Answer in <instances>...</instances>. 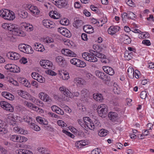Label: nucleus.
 <instances>
[{"instance_id": "obj_1", "label": "nucleus", "mask_w": 154, "mask_h": 154, "mask_svg": "<svg viewBox=\"0 0 154 154\" xmlns=\"http://www.w3.org/2000/svg\"><path fill=\"white\" fill-rule=\"evenodd\" d=\"M0 16L5 20H13L15 18L14 12L6 9L0 10Z\"/></svg>"}, {"instance_id": "obj_2", "label": "nucleus", "mask_w": 154, "mask_h": 154, "mask_svg": "<svg viewBox=\"0 0 154 154\" xmlns=\"http://www.w3.org/2000/svg\"><path fill=\"white\" fill-rule=\"evenodd\" d=\"M17 26V25L15 24L8 23L7 30L12 31L13 34L15 35L24 36L25 35L24 32L19 29Z\"/></svg>"}, {"instance_id": "obj_3", "label": "nucleus", "mask_w": 154, "mask_h": 154, "mask_svg": "<svg viewBox=\"0 0 154 154\" xmlns=\"http://www.w3.org/2000/svg\"><path fill=\"white\" fill-rule=\"evenodd\" d=\"M97 112L99 116L105 117L107 115L108 110L107 106L105 104H101L99 106L97 109Z\"/></svg>"}, {"instance_id": "obj_4", "label": "nucleus", "mask_w": 154, "mask_h": 154, "mask_svg": "<svg viewBox=\"0 0 154 154\" xmlns=\"http://www.w3.org/2000/svg\"><path fill=\"white\" fill-rule=\"evenodd\" d=\"M82 56L85 60L91 62H96L97 61V59L95 56L88 52L82 53Z\"/></svg>"}, {"instance_id": "obj_5", "label": "nucleus", "mask_w": 154, "mask_h": 154, "mask_svg": "<svg viewBox=\"0 0 154 154\" xmlns=\"http://www.w3.org/2000/svg\"><path fill=\"white\" fill-rule=\"evenodd\" d=\"M0 106L2 108L10 112H13L14 110V107L11 104L6 102L1 101Z\"/></svg>"}, {"instance_id": "obj_6", "label": "nucleus", "mask_w": 154, "mask_h": 154, "mask_svg": "<svg viewBox=\"0 0 154 154\" xmlns=\"http://www.w3.org/2000/svg\"><path fill=\"white\" fill-rule=\"evenodd\" d=\"M56 62L61 67H65L66 66V62L64 58L60 56H57L55 58Z\"/></svg>"}, {"instance_id": "obj_7", "label": "nucleus", "mask_w": 154, "mask_h": 154, "mask_svg": "<svg viewBox=\"0 0 154 154\" xmlns=\"http://www.w3.org/2000/svg\"><path fill=\"white\" fill-rule=\"evenodd\" d=\"M39 63L43 68L46 69L51 68L53 65L51 61L45 60H41Z\"/></svg>"}, {"instance_id": "obj_8", "label": "nucleus", "mask_w": 154, "mask_h": 154, "mask_svg": "<svg viewBox=\"0 0 154 154\" xmlns=\"http://www.w3.org/2000/svg\"><path fill=\"white\" fill-rule=\"evenodd\" d=\"M58 31L63 35L66 37L70 38L71 36L72 35L70 31L66 28H59L58 29Z\"/></svg>"}, {"instance_id": "obj_9", "label": "nucleus", "mask_w": 154, "mask_h": 154, "mask_svg": "<svg viewBox=\"0 0 154 154\" xmlns=\"http://www.w3.org/2000/svg\"><path fill=\"white\" fill-rule=\"evenodd\" d=\"M18 94L23 98L27 100H30L31 96L27 92L22 90H19L18 91Z\"/></svg>"}, {"instance_id": "obj_10", "label": "nucleus", "mask_w": 154, "mask_h": 154, "mask_svg": "<svg viewBox=\"0 0 154 154\" xmlns=\"http://www.w3.org/2000/svg\"><path fill=\"white\" fill-rule=\"evenodd\" d=\"M61 52L63 54L67 56L75 57L76 56L73 52L67 49H63Z\"/></svg>"}, {"instance_id": "obj_11", "label": "nucleus", "mask_w": 154, "mask_h": 154, "mask_svg": "<svg viewBox=\"0 0 154 154\" xmlns=\"http://www.w3.org/2000/svg\"><path fill=\"white\" fill-rule=\"evenodd\" d=\"M18 116L14 115L13 113H10L8 115V119L10 121V124L14 126L16 124L15 121L17 119Z\"/></svg>"}, {"instance_id": "obj_12", "label": "nucleus", "mask_w": 154, "mask_h": 154, "mask_svg": "<svg viewBox=\"0 0 154 154\" xmlns=\"http://www.w3.org/2000/svg\"><path fill=\"white\" fill-rule=\"evenodd\" d=\"M7 57L12 60H17L19 59L20 56L18 54L13 52H8L6 55Z\"/></svg>"}, {"instance_id": "obj_13", "label": "nucleus", "mask_w": 154, "mask_h": 154, "mask_svg": "<svg viewBox=\"0 0 154 154\" xmlns=\"http://www.w3.org/2000/svg\"><path fill=\"white\" fill-rule=\"evenodd\" d=\"M95 73L96 75L99 78L105 81V82L106 81H108L109 80V79H108V77L107 76L105 75V73L104 72H103L97 70L95 72Z\"/></svg>"}, {"instance_id": "obj_14", "label": "nucleus", "mask_w": 154, "mask_h": 154, "mask_svg": "<svg viewBox=\"0 0 154 154\" xmlns=\"http://www.w3.org/2000/svg\"><path fill=\"white\" fill-rule=\"evenodd\" d=\"M39 97L42 100L45 102H51L52 100L51 97L46 94L43 92H41L39 94Z\"/></svg>"}, {"instance_id": "obj_15", "label": "nucleus", "mask_w": 154, "mask_h": 154, "mask_svg": "<svg viewBox=\"0 0 154 154\" xmlns=\"http://www.w3.org/2000/svg\"><path fill=\"white\" fill-rule=\"evenodd\" d=\"M8 66V69H9L10 71L13 72L17 73L20 72V69L19 67L15 65H8L6 66V67Z\"/></svg>"}, {"instance_id": "obj_16", "label": "nucleus", "mask_w": 154, "mask_h": 154, "mask_svg": "<svg viewBox=\"0 0 154 154\" xmlns=\"http://www.w3.org/2000/svg\"><path fill=\"white\" fill-rule=\"evenodd\" d=\"M120 29V27L117 26H110L108 29V33L110 35H114Z\"/></svg>"}, {"instance_id": "obj_17", "label": "nucleus", "mask_w": 154, "mask_h": 154, "mask_svg": "<svg viewBox=\"0 0 154 154\" xmlns=\"http://www.w3.org/2000/svg\"><path fill=\"white\" fill-rule=\"evenodd\" d=\"M83 119L85 122V125L91 130H92V125L93 122L88 117H84Z\"/></svg>"}, {"instance_id": "obj_18", "label": "nucleus", "mask_w": 154, "mask_h": 154, "mask_svg": "<svg viewBox=\"0 0 154 154\" xmlns=\"http://www.w3.org/2000/svg\"><path fill=\"white\" fill-rule=\"evenodd\" d=\"M59 90L61 93L63 94L66 96V97L71 98L72 93L68 89H66V88L64 87H60L59 88Z\"/></svg>"}, {"instance_id": "obj_19", "label": "nucleus", "mask_w": 154, "mask_h": 154, "mask_svg": "<svg viewBox=\"0 0 154 154\" xmlns=\"http://www.w3.org/2000/svg\"><path fill=\"white\" fill-rule=\"evenodd\" d=\"M43 25L47 28H52L54 27V23L48 20H44L42 21Z\"/></svg>"}, {"instance_id": "obj_20", "label": "nucleus", "mask_w": 154, "mask_h": 154, "mask_svg": "<svg viewBox=\"0 0 154 154\" xmlns=\"http://www.w3.org/2000/svg\"><path fill=\"white\" fill-rule=\"evenodd\" d=\"M103 70L107 74L110 75H113L115 73L114 69L111 67L104 66L102 67Z\"/></svg>"}, {"instance_id": "obj_21", "label": "nucleus", "mask_w": 154, "mask_h": 154, "mask_svg": "<svg viewBox=\"0 0 154 154\" xmlns=\"http://www.w3.org/2000/svg\"><path fill=\"white\" fill-rule=\"evenodd\" d=\"M108 117L112 121H115L118 118V114L116 112H110L108 114Z\"/></svg>"}, {"instance_id": "obj_22", "label": "nucleus", "mask_w": 154, "mask_h": 154, "mask_svg": "<svg viewBox=\"0 0 154 154\" xmlns=\"http://www.w3.org/2000/svg\"><path fill=\"white\" fill-rule=\"evenodd\" d=\"M29 10L32 15L35 16L39 14L40 13V11L38 8L33 5H31L30 7Z\"/></svg>"}, {"instance_id": "obj_23", "label": "nucleus", "mask_w": 154, "mask_h": 154, "mask_svg": "<svg viewBox=\"0 0 154 154\" xmlns=\"http://www.w3.org/2000/svg\"><path fill=\"white\" fill-rule=\"evenodd\" d=\"M34 48L37 51L43 52L45 50V48L43 45L41 44H38L36 43L34 44Z\"/></svg>"}, {"instance_id": "obj_24", "label": "nucleus", "mask_w": 154, "mask_h": 154, "mask_svg": "<svg viewBox=\"0 0 154 154\" xmlns=\"http://www.w3.org/2000/svg\"><path fill=\"white\" fill-rule=\"evenodd\" d=\"M2 96L7 99L12 100L14 99V96L11 94L7 92H3L2 93Z\"/></svg>"}, {"instance_id": "obj_25", "label": "nucleus", "mask_w": 154, "mask_h": 154, "mask_svg": "<svg viewBox=\"0 0 154 154\" xmlns=\"http://www.w3.org/2000/svg\"><path fill=\"white\" fill-rule=\"evenodd\" d=\"M36 120L38 122L41 124L47 125L48 124V122L46 120L41 117H37L36 118Z\"/></svg>"}, {"instance_id": "obj_26", "label": "nucleus", "mask_w": 154, "mask_h": 154, "mask_svg": "<svg viewBox=\"0 0 154 154\" xmlns=\"http://www.w3.org/2000/svg\"><path fill=\"white\" fill-rule=\"evenodd\" d=\"M74 82L78 85H82L85 84V81L80 78H76L74 79Z\"/></svg>"}, {"instance_id": "obj_27", "label": "nucleus", "mask_w": 154, "mask_h": 154, "mask_svg": "<svg viewBox=\"0 0 154 154\" xmlns=\"http://www.w3.org/2000/svg\"><path fill=\"white\" fill-rule=\"evenodd\" d=\"M93 98L95 100L98 102H101L103 100L102 95L97 93L93 94Z\"/></svg>"}, {"instance_id": "obj_28", "label": "nucleus", "mask_w": 154, "mask_h": 154, "mask_svg": "<svg viewBox=\"0 0 154 154\" xmlns=\"http://www.w3.org/2000/svg\"><path fill=\"white\" fill-rule=\"evenodd\" d=\"M128 74L129 77L133 78L134 76V71L133 68L131 66L129 67L127 70Z\"/></svg>"}, {"instance_id": "obj_29", "label": "nucleus", "mask_w": 154, "mask_h": 154, "mask_svg": "<svg viewBox=\"0 0 154 154\" xmlns=\"http://www.w3.org/2000/svg\"><path fill=\"white\" fill-rule=\"evenodd\" d=\"M23 119L24 121L27 122L29 125L34 121V119H33L31 117L28 116H24Z\"/></svg>"}, {"instance_id": "obj_30", "label": "nucleus", "mask_w": 154, "mask_h": 154, "mask_svg": "<svg viewBox=\"0 0 154 154\" xmlns=\"http://www.w3.org/2000/svg\"><path fill=\"white\" fill-rule=\"evenodd\" d=\"M18 154H32V152L27 149H21L16 151Z\"/></svg>"}, {"instance_id": "obj_31", "label": "nucleus", "mask_w": 154, "mask_h": 154, "mask_svg": "<svg viewBox=\"0 0 154 154\" xmlns=\"http://www.w3.org/2000/svg\"><path fill=\"white\" fill-rule=\"evenodd\" d=\"M85 140H81L77 141L75 143V146L78 148H81L86 145Z\"/></svg>"}, {"instance_id": "obj_32", "label": "nucleus", "mask_w": 154, "mask_h": 154, "mask_svg": "<svg viewBox=\"0 0 154 154\" xmlns=\"http://www.w3.org/2000/svg\"><path fill=\"white\" fill-rule=\"evenodd\" d=\"M83 28L84 30H87L88 33H92L94 31L92 26L91 25L84 26Z\"/></svg>"}, {"instance_id": "obj_33", "label": "nucleus", "mask_w": 154, "mask_h": 154, "mask_svg": "<svg viewBox=\"0 0 154 154\" xmlns=\"http://www.w3.org/2000/svg\"><path fill=\"white\" fill-rule=\"evenodd\" d=\"M20 135L14 134L10 136V139L15 142H19Z\"/></svg>"}, {"instance_id": "obj_34", "label": "nucleus", "mask_w": 154, "mask_h": 154, "mask_svg": "<svg viewBox=\"0 0 154 154\" xmlns=\"http://www.w3.org/2000/svg\"><path fill=\"white\" fill-rule=\"evenodd\" d=\"M23 26L25 29L28 31L30 32L33 30V26L29 23H24Z\"/></svg>"}, {"instance_id": "obj_35", "label": "nucleus", "mask_w": 154, "mask_h": 154, "mask_svg": "<svg viewBox=\"0 0 154 154\" xmlns=\"http://www.w3.org/2000/svg\"><path fill=\"white\" fill-rule=\"evenodd\" d=\"M92 125V130L97 129L101 126V124L98 120H95L93 122Z\"/></svg>"}, {"instance_id": "obj_36", "label": "nucleus", "mask_w": 154, "mask_h": 154, "mask_svg": "<svg viewBox=\"0 0 154 154\" xmlns=\"http://www.w3.org/2000/svg\"><path fill=\"white\" fill-rule=\"evenodd\" d=\"M83 23L82 21L80 20H76L73 23V26L76 28L81 27L83 24Z\"/></svg>"}, {"instance_id": "obj_37", "label": "nucleus", "mask_w": 154, "mask_h": 154, "mask_svg": "<svg viewBox=\"0 0 154 154\" xmlns=\"http://www.w3.org/2000/svg\"><path fill=\"white\" fill-rule=\"evenodd\" d=\"M29 126L30 128L35 131H39L40 130V127L33 122Z\"/></svg>"}, {"instance_id": "obj_38", "label": "nucleus", "mask_w": 154, "mask_h": 154, "mask_svg": "<svg viewBox=\"0 0 154 154\" xmlns=\"http://www.w3.org/2000/svg\"><path fill=\"white\" fill-rule=\"evenodd\" d=\"M58 3H59L58 7L60 8L65 7L67 4V1L65 0H60L59 2Z\"/></svg>"}, {"instance_id": "obj_39", "label": "nucleus", "mask_w": 154, "mask_h": 154, "mask_svg": "<svg viewBox=\"0 0 154 154\" xmlns=\"http://www.w3.org/2000/svg\"><path fill=\"white\" fill-rule=\"evenodd\" d=\"M6 127V124L4 125L3 127H0V134L3 135L7 133L8 130Z\"/></svg>"}, {"instance_id": "obj_40", "label": "nucleus", "mask_w": 154, "mask_h": 154, "mask_svg": "<svg viewBox=\"0 0 154 154\" xmlns=\"http://www.w3.org/2000/svg\"><path fill=\"white\" fill-rule=\"evenodd\" d=\"M18 15L21 18H26L28 16V13L26 11H23L18 12Z\"/></svg>"}, {"instance_id": "obj_41", "label": "nucleus", "mask_w": 154, "mask_h": 154, "mask_svg": "<svg viewBox=\"0 0 154 154\" xmlns=\"http://www.w3.org/2000/svg\"><path fill=\"white\" fill-rule=\"evenodd\" d=\"M27 45L25 44H21L18 46L19 49L21 51L25 53V50L27 47Z\"/></svg>"}, {"instance_id": "obj_42", "label": "nucleus", "mask_w": 154, "mask_h": 154, "mask_svg": "<svg viewBox=\"0 0 154 154\" xmlns=\"http://www.w3.org/2000/svg\"><path fill=\"white\" fill-rule=\"evenodd\" d=\"M88 90L84 89L81 91V95L82 97H85L88 95Z\"/></svg>"}, {"instance_id": "obj_43", "label": "nucleus", "mask_w": 154, "mask_h": 154, "mask_svg": "<svg viewBox=\"0 0 154 154\" xmlns=\"http://www.w3.org/2000/svg\"><path fill=\"white\" fill-rule=\"evenodd\" d=\"M108 131L104 129H102L100 130L98 133L100 137H104L107 135Z\"/></svg>"}, {"instance_id": "obj_44", "label": "nucleus", "mask_w": 154, "mask_h": 154, "mask_svg": "<svg viewBox=\"0 0 154 154\" xmlns=\"http://www.w3.org/2000/svg\"><path fill=\"white\" fill-rule=\"evenodd\" d=\"M69 20L66 18L61 20L60 21V23L63 25H67L69 24Z\"/></svg>"}, {"instance_id": "obj_45", "label": "nucleus", "mask_w": 154, "mask_h": 154, "mask_svg": "<svg viewBox=\"0 0 154 154\" xmlns=\"http://www.w3.org/2000/svg\"><path fill=\"white\" fill-rule=\"evenodd\" d=\"M25 51V53L26 54H32L33 53V50L30 46L27 45Z\"/></svg>"}, {"instance_id": "obj_46", "label": "nucleus", "mask_w": 154, "mask_h": 154, "mask_svg": "<svg viewBox=\"0 0 154 154\" xmlns=\"http://www.w3.org/2000/svg\"><path fill=\"white\" fill-rule=\"evenodd\" d=\"M78 61H79V59L73 58L70 60V62L72 64L77 66Z\"/></svg>"}, {"instance_id": "obj_47", "label": "nucleus", "mask_w": 154, "mask_h": 154, "mask_svg": "<svg viewBox=\"0 0 154 154\" xmlns=\"http://www.w3.org/2000/svg\"><path fill=\"white\" fill-rule=\"evenodd\" d=\"M86 66L85 63L79 59L78 61L77 66L80 67H84Z\"/></svg>"}, {"instance_id": "obj_48", "label": "nucleus", "mask_w": 154, "mask_h": 154, "mask_svg": "<svg viewBox=\"0 0 154 154\" xmlns=\"http://www.w3.org/2000/svg\"><path fill=\"white\" fill-rule=\"evenodd\" d=\"M128 19H131L132 20H134L135 17L136 15L132 12H129L127 13Z\"/></svg>"}, {"instance_id": "obj_49", "label": "nucleus", "mask_w": 154, "mask_h": 154, "mask_svg": "<svg viewBox=\"0 0 154 154\" xmlns=\"http://www.w3.org/2000/svg\"><path fill=\"white\" fill-rule=\"evenodd\" d=\"M91 154H102L100 149L98 148H95L91 152Z\"/></svg>"}, {"instance_id": "obj_50", "label": "nucleus", "mask_w": 154, "mask_h": 154, "mask_svg": "<svg viewBox=\"0 0 154 154\" xmlns=\"http://www.w3.org/2000/svg\"><path fill=\"white\" fill-rule=\"evenodd\" d=\"M57 124L62 127H66L67 126L66 124L63 121L61 120H58L57 122Z\"/></svg>"}, {"instance_id": "obj_51", "label": "nucleus", "mask_w": 154, "mask_h": 154, "mask_svg": "<svg viewBox=\"0 0 154 154\" xmlns=\"http://www.w3.org/2000/svg\"><path fill=\"white\" fill-rule=\"evenodd\" d=\"M124 57L125 59L128 60H131L132 58V57L129 54L128 51L125 52Z\"/></svg>"}, {"instance_id": "obj_52", "label": "nucleus", "mask_w": 154, "mask_h": 154, "mask_svg": "<svg viewBox=\"0 0 154 154\" xmlns=\"http://www.w3.org/2000/svg\"><path fill=\"white\" fill-rule=\"evenodd\" d=\"M140 97L143 99L146 98L147 95V93L145 91H142L140 94Z\"/></svg>"}, {"instance_id": "obj_53", "label": "nucleus", "mask_w": 154, "mask_h": 154, "mask_svg": "<svg viewBox=\"0 0 154 154\" xmlns=\"http://www.w3.org/2000/svg\"><path fill=\"white\" fill-rule=\"evenodd\" d=\"M62 132L72 138H74V137L75 136L73 134L66 131L65 130H62Z\"/></svg>"}, {"instance_id": "obj_54", "label": "nucleus", "mask_w": 154, "mask_h": 154, "mask_svg": "<svg viewBox=\"0 0 154 154\" xmlns=\"http://www.w3.org/2000/svg\"><path fill=\"white\" fill-rule=\"evenodd\" d=\"M36 80L41 83H42L45 82V79L44 77L39 75H38Z\"/></svg>"}, {"instance_id": "obj_55", "label": "nucleus", "mask_w": 154, "mask_h": 154, "mask_svg": "<svg viewBox=\"0 0 154 154\" xmlns=\"http://www.w3.org/2000/svg\"><path fill=\"white\" fill-rule=\"evenodd\" d=\"M38 149V152L42 154H45L47 152V150L45 148L39 147Z\"/></svg>"}, {"instance_id": "obj_56", "label": "nucleus", "mask_w": 154, "mask_h": 154, "mask_svg": "<svg viewBox=\"0 0 154 154\" xmlns=\"http://www.w3.org/2000/svg\"><path fill=\"white\" fill-rule=\"evenodd\" d=\"M27 140V138L24 136H21L20 135L19 142L22 143L26 141Z\"/></svg>"}, {"instance_id": "obj_57", "label": "nucleus", "mask_w": 154, "mask_h": 154, "mask_svg": "<svg viewBox=\"0 0 154 154\" xmlns=\"http://www.w3.org/2000/svg\"><path fill=\"white\" fill-rule=\"evenodd\" d=\"M78 122L79 125H80L83 128H86L85 126V122L84 120H82V119H78Z\"/></svg>"}, {"instance_id": "obj_58", "label": "nucleus", "mask_w": 154, "mask_h": 154, "mask_svg": "<svg viewBox=\"0 0 154 154\" xmlns=\"http://www.w3.org/2000/svg\"><path fill=\"white\" fill-rule=\"evenodd\" d=\"M122 20L123 22H126V19L128 18L127 13L126 12H124L122 14Z\"/></svg>"}, {"instance_id": "obj_59", "label": "nucleus", "mask_w": 154, "mask_h": 154, "mask_svg": "<svg viewBox=\"0 0 154 154\" xmlns=\"http://www.w3.org/2000/svg\"><path fill=\"white\" fill-rule=\"evenodd\" d=\"M38 75L39 74L36 72H33L31 74L32 77L34 79L36 80Z\"/></svg>"}, {"instance_id": "obj_60", "label": "nucleus", "mask_w": 154, "mask_h": 154, "mask_svg": "<svg viewBox=\"0 0 154 154\" xmlns=\"http://www.w3.org/2000/svg\"><path fill=\"white\" fill-rule=\"evenodd\" d=\"M128 35L125 34H123L121 35L120 37V39L124 42L125 40H126L128 38Z\"/></svg>"}, {"instance_id": "obj_61", "label": "nucleus", "mask_w": 154, "mask_h": 154, "mask_svg": "<svg viewBox=\"0 0 154 154\" xmlns=\"http://www.w3.org/2000/svg\"><path fill=\"white\" fill-rule=\"evenodd\" d=\"M95 56L96 57L100 58V59L104 57H105V55L99 52H97Z\"/></svg>"}, {"instance_id": "obj_62", "label": "nucleus", "mask_w": 154, "mask_h": 154, "mask_svg": "<svg viewBox=\"0 0 154 154\" xmlns=\"http://www.w3.org/2000/svg\"><path fill=\"white\" fill-rule=\"evenodd\" d=\"M49 15L52 18H53L55 19H59V17L58 16H57L56 17V15H54L53 11H50L49 13Z\"/></svg>"}, {"instance_id": "obj_63", "label": "nucleus", "mask_w": 154, "mask_h": 154, "mask_svg": "<svg viewBox=\"0 0 154 154\" xmlns=\"http://www.w3.org/2000/svg\"><path fill=\"white\" fill-rule=\"evenodd\" d=\"M142 43L147 46H149L151 45V43L148 40H144L142 41Z\"/></svg>"}, {"instance_id": "obj_64", "label": "nucleus", "mask_w": 154, "mask_h": 154, "mask_svg": "<svg viewBox=\"0 0 154 154\" xmlns=\"http://www.w3.org/2000/svg\"><path fill=\"white\" fill-rule=\"evenodd\" d=\"M127 38V39L126 40H125L124 41V43L126 44H130L131 41V39L128 36Z\"/></svg>"}]
</instances>
